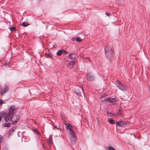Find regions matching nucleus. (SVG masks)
Masks as SVG:
<instances>
[{
  "mask_svg": "<svg viewBox=\"0 0 150 150\" xmlns=\"http://www.w3.org/2000/svg\"><path fill=\"white\" fill-rule=\"evenodd\" d=\"M116 84L117 88L122 91H124V90L126 91L127 90L126 87L121 83L117 81Z\"/></svg>",
  "mask_w": 150,
  "mask_h": 150,
  "instance_id": "f257e3e1",
  "label": "nucleus"
},
{
  "mask_svg": "<svg viewBox=\"0 0 150 150\" xmlns=\"http://www.w3.org/2000/svg\"><path fill=\"white\" fill-rule=\"evenodd\" d=\"M16 109V108L14 106H13L10 107L9 110V112L8 114V116H11V115L13 114L15 110Z\"/></svg>",
  "mask_w": 150,
  "mask_h": 150,
  "instance_id": "f03ea898",
  "label": "nucleus"
},
{
  "mask_svg": "<svg viewBox=\"0 0 150 150\" xmlns=\"http://www.w3.org/2000/svg\"><path fill=\"white\" fill-rule=\"evenodd\" d=\"M76 93L79 96H81V94H83V92L82 88L80 87L77 88L76 90Z\"/></svg>",
  "mask_w": 150,
  "mask_h": 150,
  "instance_id": "7ed1b4c3",
  "label": "nucleus"
},
{
  "mask_svg": "<svg viewBox=\"0 0 150 150\" xmlns=\"http://www.w3.org/2000/svg\"><path fill=\"white\" fill-rule=\"evenodd\" d=\"M88 80L89 81H93L94 77L93 75L91 73H89L86 76Z\"/></svg>",
  "mask_w": 150,
  "mask_h": 150,
  "instance_id": "20e7f679",
  "label": "nucleus"
},
{
  "mask_svg": "<svg viewBox=\"0 0 150 150\" xmlns=\"http://www.w3.org/2000/svg\"><path fill=\"white\" fill-rule=\"evenodd\" d=\"M65 125L67 129L70 130V132L71 134H73L74 132V131L71 129L72 126L69 123H67Z\"/></svg>",
  "mask_w": 150,
  "mask_h": 150,
  "instance_id": "39448f33",
  "label": "nucleus"
},
{
  "mask_svg": "<svg viewBox=\"0 0 150 150\" xmlns=\"http://www.w3.org/2000/svg\"><path fill=\"white\" fill-rule=\"evenodd\" d=\"M67 53H68L67 52L63 50H59L57 52V56L64 55Z\"/></svg>",
  "mask_w": 150,
  "mask_h": 150,
  "instance_id": "423d86ee",
  "label": "nucleus"
},
{
  "mask_svg": "<svg viewBox=\"0 0 150 150\" xmlns=\"http://www.w3.org/2000/svg\"><path fill=\"white\" fill-rule=\"evenodd\" d=\"M71 139L70 141L71 143L73 144H74L76 143V137L75 136L74 133H73V134H71Z\"/></svg>",
  "mask_w": 150,
  "mask_h": 150,
  "instance_id": "0eeeda50",
  "label": "nucleus"
},
{
  "mask_svg": "<svg viewBox=\"0 0 150 150\" xmlns=\"http://www.w3.org/2000/svg\"><path fill=\"white\" fill-rule=\"evenodd\" d=\"M116 124L117 125H119L122 127H124L126 125V122L123 121H119L116 123Z\"/></svg>",
  "mask_w": 150,
  "mask_h": 150,
  "instance_id": "6e6552de",
  "label": "nucleus"
},
{
  "mask_svg": "<svg viewBox=\"0 0 150 150\" xmlns=\"http://www.w3.org/2000/svg\"><path fill=\"white\" fill-rule=\"evenodd\" d=\"M4 118L5 122H7L9 120H10L11 121H12L13 116H9L8 114H6V115L5 116Z\"/></svg>",
  "mask_w": 150,
  "mask_h": 150,
  "instance_id": "1a4fd4ad",
  "label": "nucleus"
},
{
  "mask_svg": "<svg viewBox=\"0 0 150 150\" xmlns=\"http://www.w3.org/2000/svg\"><path fill=\"white\" fill-rule=\"evenodd\" d=\"M75 62L74 60L71 61L68 65V67L69 69H71L74 65Z\"/></svg>",
  "mask_w": 150,
  "mask_h": 150,
  "instance_id": "9d476101",
  "label": "nucleus"
},
{
  "mask_svg": "<svg viewBox=\"0 0 150 150\" xmlns=\"http://www.w3.org/2000/svg\"><path fill=\"white\" fill-rule=\"evenodd\" d=\"M8 90V88L7 87H6L5 88L1 89L0 92L1 94V95H3L4 93L6 92Z\"/></svg>",
  "mask_w": 150,
  "mask_h": 150,
  "instance_id": "9b49d317",
  "label": "nucleus"
},
{
  "mask_svg": "<svg viewBox=\"0 0 150 150\" xmlns=\"http://www.w3.org/2000/svg\"><path fill=\"white\" fill-rule=\"evenodd\" d=\"M108 121L110 124H113L115 123V121L112 119H108Z\"/></svg>",
  "mask_w": 150,
  "mask_h": 150,
  "instance_id": "f8f14e48",
  "label": "nucleus"
},
{
  "mask_svg": "<svg viewBox=\"0 0 150 150\" xmlns=\"http://www.w3.org/2000/svg\"><path fill=\"white\" fill-rule=\"evenodd\" d=\"M11 125L10 123H5L3 124V126L4 127H9Z\"/></svg>",
  "mask_w": 150,
  "mask_h": 150,
  "instance_id": "ddd939ff",
  "label": "nucleus"
},
{
  "mask_svg": "<svg viewBox=\"0 0 150 150\" xmlns=\"http://www.w3.org/2000/svg\"><path fill=\"white\" fill-rule=\"evenodd\" d=\"M116 101V99L115 98H110V99L109 100V102H113Z\"/></svg>",
  "mask_w": 150,
  "mask_h": 150,
  "instance_id": "4468645a",
  "label": "nucleus"
},
{
  "mask_svg": "<svg viewBox=\"0 0 150 150\" xmlns=\"http://www.w3.org/2000/svg\"><path fill=\"white\" fill-rule=\"evenodd\" d=\"M22 25L24 27H26L29 25V24L27 22H23L22 23Z\"/></svg>",
  "mask_w": 150,
  "mask_h": 150,
  "instance_id": "2eb2a0df",
  "label": "nucleus"
},
{
  "mask_svg": "<svg viewBox=\"0 0 150 150\" xmlns=\"http://www.w3.org/2000/svg\"><path fill=\"white\" fill-rule=\"evenodd\" d=\"M9 28L10 30L12 31H14L16 29L14 27H10Z\"/></svg>",
  "mask_w": 150,
  "mask_h": 150,
  "instance_id": "dca6fc26",
  "label": "nucleus"
},
{
  "mask_svg": "<svg viewBox=\"0 0 150 150\" xmlns=\"http://www.w3.org/2000/svg\"><path fill=\"white\" fill-rule=\"evenodd\" d=\"M107 115L108 116H113V114L111 113H110L108 112H107Z\"/></svg>",
  "mask_w": 150,
  "mask_h": 150,
  "instance_id": "f3484780",
  "label": "nucleus"
},
{
  "mask_svg": "<svg viewBox=\"0 0 150 150\" xmlns=\"http://www.w3.org/2000/svg\"><path fill=\"white\" fill-rule=\"evenodd\" d=\"M48 142L50 144H52V139L51 138H50L48 139Z\"/></svg>",
  "mask_w": 150,
  "mask_h": 150,
  "instance_id": "a211bd4d",
  "label": "nucleus"
},
{
  "mask_svg": "<svg viewBox=\"0 0 150 150\" xmlns=\"http://www.w3.org/2000/svg\"><path fill=\"white\" fill-rule=\"evenodd\" d=\"M108 149L109 150H115L114 148L111 146H109Z\"/></svg>",
  "mask_w": 150,
  "mask_h": 150,
  "instance_id": "6ab92c4d",
  "label": "nucleus"
},
{
  "mask_svg": "<svg viewBox=\"0 0 150 150\" xmlns=\"http://www.w3.org/2000/svg\"><path fill=\"white\" fill-rule=\"evenodd\" d=\"M76 41L78 42H80L81 41V39L77 37L76 38Z\"/></svg>",
  "mask_w": 150,
  "mask_h": 150,
  "instance_id": "aec40b11",
  "label": "nucleus"
},
{
  "mask_svg": "<svg viewBox=\"0 0 150 150\" xmlns=\"http://www.w3.org/2000/svg\"><path fill=\"white\" fill-rule=\"evenodd\" d=\"M14 132V129H10V131L9 132V134H10L11 133Z\"/></svg>",
  "mask_w": 150,
  "mask_h": 150,
  "instance_id": "412c9836",
  "label": "nucleus"
},
{
  "mask_svg": "<svg viewBox=\"0 0 150 150\" xmlns=\"http://www.w3.org/2000/svg\"><path fill=\"white\" fill-rule=\"evenodd\" d=\"M5 103V102H4L3 100L0 99V105Z\"/></svg>",
  "mask_w": 150,
  "mask_h": 150,
  "instance_id": "4be33fe9",
  "label": "nucleus"
},
{
  "mask_svg": "<svg viewBox=\"0 0 150 150\" xmlns=\"http://www.w3.org/2000/svg\"><path fill=\"white\" fill-rule=\"evenodd\" d=\"M17 122V121L16 120H15L14 121H12L11 124L12 125H13V124H16Z\"/></svg>",
  "mask_w": 150,
  "mask_h": 150,
  "instance_id": "5701e85b",
  "label": "nucleus"
},
{
  "mask_svg": "<svg viewBox=\"0 0 150 150\" xmlns=\"http://www.w3.org/2000/svg\"><path fill=\"white\" fill-rule=\"evenodd\" d=\"M35 133L37 135L40 134L39 132L36 130H34Z\"/></svg>",
  "mask_w": 150,
  "mask_h": 150,
  "instance_id": "b1692460",
  "label": "nucleus"
},
{
  "mask_svg": "<svg viewBox=\"0 0 150 150\" xmlns=\"http://www.w3.org/2000/svg\"><path fill=\"white\" fill-rule=\"evenodd\" d=\"M45 55L47 56H51L52 55L49 54H47V53H46L45 54Z\"/></svg>",
  "mask_w": 150,
  "mask_h": 150,
  "instance_id": "393cba45",
  "label": "nucleus"
},
{
  "mask_svg": "<svg viewBox=\"0 0 150 150\" xmlns=\"http://www.w3.org/2000/svg\"><path fill=\"white\" fill-rule=\"evenodd\" d=\"M2 139V137H1V136L0 135V143H1V142Z\"/></svg>",
  "mask_w": 150,
  "mask_h": 150,
  "instance_id": "a878e982",
  "label": "nucleus"
},
{
  "mask_svg": "<svg viewBox=\"0 0 150 150\" xmlns=\"http://www.w3.org/2000/svg\"><path fill=\"white\" fill-rule=\"evenodd\" d=\"M110 97L108 98H107V99H105V100H104V101H105V100H106H106H108V101H109V99H110Z\"/></svg>",
  "mask_w": 150,
  "mask_h": 150,
  "instance_id": "bb28decb",
  "label": "nucleus"
},
{
  "mask_svg": "<svg viewBox=\"0 0 150 150\" xmlns=\"http://www.w3.org/2000/svg\"><path fill=\"white\" fill-rule=\"evenodd\" d=\"M105 14H106V15L108 16H110V14L109 13H107V12H106L105 13Z\"/></svg>",
  "mask_w": 150,
  "mask_h": 150,
  "instance_id": "cd10ccee",
  "label": "nucleus"
},
{
  "mask_svg": "<svg viewBox=\"0 0 150 150\" xmlns=\"http://www.w3.org/2000/svg\"><path fill=\"white\" fill-rule=\"evenodd\" d=\"M104 96H105V95H102L101 96V97H100V98H102Z\"/></svg>",
  "mask_w": 150,
  "mask_h": 150,
  "instance_id": "c85d7f7f",
  "label": "nucleus"
},
{
  "mask_svg": "<svg viewBox=\"0 0 150 150\" xmlns=\"http://www.w3.org/2000/svg\"><path fill=\"white\" fill-rule=\"evenodd\" d=\"M10 61H7L6 62V63H7V64H8V63L10 62Z\"/></svg>",
  "mask_w": 150,
  "mask_h": 150,
  "instance_id": "c756f323",
  "label": "nucleus"
},
{
  "mask_svg": "<svg viewBox=\"0 0 150 150\" xmlns=\"http://www.w3.org/2000/svg\"><path fill=\"white\" fill-rule=\"evenodd\" d=\"M1 120V116H0V121Z\"/></svg>",
  "mask_w": 150,
  "mask_h": 150,
  "instance_id": "7c9ffc66",
  "label": "nucleus"
},
{
  "mask_svg": "<svg viewBox=\"0 0 150 150\" xmlns=\"http://www.w3.org/2000/svg\"><path fill=\"white\" fill-rule=\"evenodd\" d=\"M107 47L105 48V52H106V50H107Z\"/></svg>",
  "mask_w": 150,
  "mask_h": 150,
  "instance_id": "2f4dec72",
  "label": "nucleus"
},
{
  "mask_svg": "<svg viewBox=\"0 0 150 150\" xmlns=\"http://www.w3.org/2000/svg\"><path fill=\"white\" fill-rule=\"evenodd\" d=\"M110 53H112L113 52L112 51H110Z\"/></svg>",
  "mask_w": 150,
  "mask_h": 150,
  "instance_id": "473e14b6",
  "label": "nucleus"
},
{
  "mask_svg": "<svg viewBox=\"0 0 150 150\" xmlns=\"http://www.w3.org/2000/svg\"><path fill=\"white\" fill-rule=\"evenodd\" d=\"M69 54V56H71V55H72V54Z\"/></svg>",
  "mask_w": 150,
  "mask_h": 150,
  "instance_id": "72a5a7b5",
  "label": "nucleus"
},
{
  "mask_svg": "<svg viewBox=\"0 0 150 150\" xmlns=\"http://www.w3.org/2000/svg\"><path fill=\"white\" fill-rule=\"evenodd\" d=\"M149 91L150 92V88H149Z\"/></svg>",
  "mask_w": 150,
  "mask_h": 150,
  "instance_id": "f704fd0d",
  "label": "nucleus"
},
{
  "mask_svg": "<svg viewBox=\"0 0 150 150\" xmlns=\"http://www.w3.org/2000/svg\"><path fill=\"white\" fill-rule=\"evenodd\" d=\"M109 48H110V49H111V47H109Z\"/></svg>",
  "mask_w": 150,
  "mask_h": 150,
  "instance_id": "c9c22d12",
  "label": "nucleus"
},
{
  "mask_svg": "<svg viewBox=\"0 0 150 150\" xmlns=\"http://www.w3.org/2000/svg\"><path fill=\"white\" fill-rule=\"evenodd\" d=\"M136 60H137V58H136Z\"/></svg>",
  "mask_w": 150,
  "mask_h": 150,
  "instance_id": "e433bc0d",
  "label": "nucleus"
},
{
  "mask_svg": "<svg viewBox=\"0 0 150 150\" xmlns=\"http://www.w3.org/2000/svg\"><path fill=\"white\" fill-rule=\"evenodd\" d=\"M108 52V51H107V52Z\"/></svg>",
  "mask_w": 150,
  "mask_h": 150,
  "instance_id": "4c0bfd02",
  "label": "nucleus"
}]
</instances>
